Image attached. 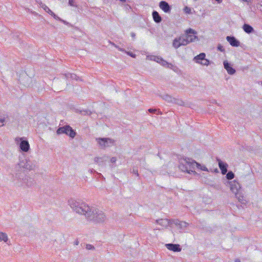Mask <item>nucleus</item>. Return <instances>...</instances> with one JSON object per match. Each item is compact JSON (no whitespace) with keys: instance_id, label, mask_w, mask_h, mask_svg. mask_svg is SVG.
Instances as JSON below:
<instances>
[{"instance_id":"f257e3e1","label":"nucleus","mask_w":262,"mask_h":262,"mask_svg":"<svg viewBox=\"0 0 262 262\" xmlns=\"http://www.w3.org/2000/svg\"><path fill=\"white\" fill-rule=\"evenodd\" d=\"M68 205L72 210L77 214L83 215L85 219L89 214L91 206H89L81 200L70 199L68 201Z\"/></svg>"},{"instance_id":"f03ea898","label":"nucleus","mask_w":262,"mask_h":262,"mask_svg":"<svg viewBox=\"0 0 262 262\" xmlns=\"http://www.w3.org/2000/svg\"><path fill=\"white\" fill-rule=\"evenodd\" d=\"M86 219L96 223H102L106 220V216L103 211L91 207Z\"/></svg>"},{"instance_id":"7ed1b4c3","label":"nucleus","mask_w":262,"mask_h":262,"mask_svg":"<svg viewBox=\"0 0 262 262\" xmlns=\"http://www.w3.org/2000/svg\"><path fill=\"white\" fill-rule=\"evenodd\" d=\"M35 168V162L29 159H20L19 162L15 166V173H23L25 170H32Z\"/></svg>"},{"instance_id":"20e7f679","label":"nucleus","mask_w":262,"mask_h":262,"mask_svg":"<svg viewBox=\"0 0 262 262\" xmlns=\"http://www.w3.org/2000/svg\"><path fill=\"white\" fill-rule=\"evenodd\" d=\"M15 177L18 181L17 185L18 186H25L27 187H32L36 185V182L34 179L25 173H15Z\"/></svg>"},{"instance_id":"39448f33","label":"nucleus","mask_w":262,"mask_h":262,"mask_svg":"<svg viewBox=\"0 0 262 262\" xmlns=\"http://www.w3.org/2000/svg\"><path fill=\"white\" fill-rule=\"evenodd\" d=\"M192 159H184L181 161L179 168L183 172H186L188 173L195 174L196 172L194 170H192Z\"/></svg>"},{"instance_id":"423d86ee","label":"nucleus","mask_w":262,"mask_h":262,"mask_svg":"<svg viewBox=\"0 0 262 262\" xmlns=\"http://www.w3.org/2000/svg\"><path fill=\"white\" fill-rule=\"evenodd\" d=\"M96 140L100 148H105L114 145L115 141L109 138H98Z\"/></svg>"},{"instance_id":"0eeeda50","label":"nucleus","mask_w":262,"mask_h":262,"mask_svg":"<svg viewBox=\"0 0 262 262\" xmlns=\"http://www.w3.org/2000/svg\"><path fill=\"white\" fill-rule=\"evenodd\" d=\"M56 133L58 135L65 134L72 138H74L76 135V132L69 125H65L63 127H59L57 130Z\"/></svg>"},{"instance_id":"6e6552de","label":"nucleus","mask_w":262,"mask_h":262,"mask_svg":"<svg viewBox=\"0 0 262 262\" xmlns=\"http://www.w3.org/2000/svg\"><path fill=\"white\" fill-rule=\"evenodd\" d=\"M196 33V32L191 28H189L185 31L184 36L186 40L188 42V44L198 39V37L195 35Z\"/></svg>"},{"instance_id":"1a4fd4ad","label":"nucleus","mask_w":262,"mask_h":262,"mask_svg":"<svg viewBox=\"0 0 262 262\" xmlns=\"http://www.w3.org/2000/svg\"><path fill=\"white\" fill-rule=\"evenodd\" d=\"M15 142L19 144L20 149L24 151L27 152L30 149V145L28 141L24 140L23 138H16Z\"/></svg>"},{"instance_id":"9d476101","label":"nucleus","mask_w":262,"mask_h":262,"mask_svg":"<svg viewBox=\"0 0 262 262\" xmlns=\"http://www.w3.org/2000/svg\"><path fill=\"white\" fill-rule=\"evenodd\" d=\"M205 57L206 54L204 53H200L193 58V61L203 66H208L210 63V61L207 59H206Z\"/></svg>"},{"instance_id":"9b49d317","label":"nucleus","mask_w":262,"mask_h":262,"mask_svg":"<svg viewBox=\"0 0 262 262\" xmlns=\"http://www.w3.org/2000/svg\"><path fill=\"white\" fill-rule=\"evenodd\" d=\"M231 191L235 194L238 193L241 188V185L236 181L234 180L229 183Z\"/></svg>"},{"instance_id":"f8f14e48","label":"nucleus","mask_w":262,"mask_h":262,"mask_svg":"<svg viewBox=\"0 0 262 262\" xmlns=\"http://www.w3.org/2000/svg\"><path fill=\"white\" fill-rule=\"evenodd\" d=\"M216 161L218 162L219 166L220 168L222 173L225 174L227 172L228 164L226 163L223 162L220 159L217 158Z\"/></svg>"},{"instance_id":"ddd939ff","label":"nucleus","mask_w":262,"mask_h":262,"mask_svg":"<svg viewBox=\"0 0 262 262\" xmlns=\"http://www.w3.org/2000/svg\"><path fill=\"white\" fill-rule=\"evenodd\" d=\"M165 246L168 250L173 252H180L182 250L180 246L178 244H167Z\"/></svg>"},{"instance_id":"4468645a","label":"nucleus","mask_w":262,"mask_h":262,"mask_svg":"<svg viewBox=\"0 0 262 262\" xmlns=\"http://www.w3.org/2000/svg\"><path fill=\"white\" fill-rule=\"evenodd\" d=\"M226 39L233 47H238L239 46V41L237 40L234 37L227 36L226 37Z\"/></svg>"},{"instance_id":"2eb2a0df","label":"nucleus","mask_w":262,"mask_h":262,"mask_svg":"<svg viewBox=\"0 0 262 262\" xmlns=\"http://www.w3.org/2000/svg\"><path fill=\"white\" fill-rule=\"evenodd\" d=\"M160 8L165 12L167 13L170 11L169 4L165 1H161L159 4Z\"/></svg>"},{"instance_id":"dca6fc26","label":"nucleus","mask_w":262,"mask_h":262,"mask_svg":"<svg viewBox=\"0 0 262 262\" xmlns=\"http://www.w3.org/2000/svg\"><path fill=\"white\" fill-rule=\"evenodd\" d=\"M156 222L163 227L166 228L170 224V221L166 219H161L157 220Z\"/></svg>"},{"instance_id":"f3484780","label":"nucleus","mask_w":262,"mask_h":262,"mask_svg":"<svg viewBox=\"0 0 262 262\" xmlns=\"http://www.w3.org/2000/svg\"><path fill=\"white\" fill-rule=\"evenodd\" d=\"M224 68L226 70L228 73L230 75H233L235 73V70L232 68L227 61H224L223 62Z\"/></svg>"},{"instance_id":"a211bd4d","label":"nucleus","mask_w":262,"mask_h":262,"mask_svg":"<svg viewBox=\"0 0 262 262\" xmlns=\"http://www.w3.org/2000/svg\"><path fill=\"white\" fill-rule=\"evenodd\" d=\"M191 163H192V170H194L195 167H196L198 169H201L203 171H208V169L205 165H202L193 160H192V162H191Z\"/></svg>"},{"instance_id":"6ab92c4d","label":"nucleus","mask_w":262,"mask_h":262,"mask_svg":"<svg viewBox=\"0 0 262 262\" xmlns=\"http://www.w3.org/2000/svg\"><path fill=\"white\" fill-rule=\"evenodd\" d=\"M2 241L7 243L8 245H10L7 234L5 232L0 231V242Z\"/></svg>"},{"instance_id":"aec40b11","label":"nucleus","mask_w":262,"mask_h":262,"mask_svg":"<svg viewBox=\"0 0 262 262\" xmlns=\"http://www.w3.org/2000/svg\"><path fill=\"white\" fill-rule=\"evenodd\" d=\"M236 198L238 201L243 204L246 205L247 203L246 200L245 199L243 194L241 193H238L235 194Z\"/></svg>"},{"instance_id":"412c9836","label":"nucleus","mask_w":262,"mask_h":262,"mask_svg":"<svg viewBox=\"0 0 262 262\" xmlns=\"http://www.w3.org/2000/svg\"><path fill=\"white\" fill-rule=\"evenodd\" d=\"M174 224L176 225L179 226L180 228L181 229H186L188 225V224L187 223L184 221H177L176 222H174Z\"/></svg>"},{"instance_id":"4be33fe9","label":"nucleus","mask_w":262,"mask_h":262,"mask_svg":"<svg viewBox=\"0 0 262 262\" xmlns=\"http://www.w3.org/2000/svg\"><path fill=\"white\" fill-rule=\"evenodd\" d=\"M152 17L154 21L157 23H159L161 21V17L160 16L158 12L154 11L152 12Z\"/></svg>"},{"instance_id":"5701e85b","label":"nucleus","mask_w":262,"mask_h":262,"mask_svg":"<svg viewBox=\"0 0 262 262\" xmlns=\"http://www.w3.org/2000/svg\"><path fill=\"white\" fill-rule=\"evenodd\" d=\"M243 29L245 32L247 33H251L254 31L253 28L248 24H244L243 27Z\"/></svg>"},{"instance_id":"b1692460","label":"nucleus","mask_w":262,"mask_h":262,"mask_svg":"<svg viewBox=\"0 0 262 262\" xmlns=\"http://www.w3.org/2000/svg\"><path fill=\"white\" fill-rule=\"evenodd\" d=\"M160 64L164 67L171 69H172V67H173V66L171 63H168V62H167L166 60H165L162 58L161 59V61H160Z\"/></svg>"},{"instance_id":"393cba45","label":"nucleus","mask_w":262,"mask_h":262,"mask_svg":"<svg viewBox=\"0 0 262 262\" xmlns=\"http://www.w3.org/2000/svg\"><path fill=\"white\" fill-rule=\"evenodd\" d=\"M179 41H180V43H181V46H186L188 44V42L186 40L185 37L184 36V35L181 36L179 37L176 38Z\"/></svg>"},{"instance_id":"a878e982","label":"nucleus","mask_w":262,"mask_h":262,"mask_svg":"<svg viewBox=\"0 0 262 262\" xmlns=\"http://www.w3.org/2000/svg\"><path fill=\"white\" fill-rule=\"evenodd\" d=\"M161 97L163 100H165L167 102L172 103L173 98L170 95L165 94L163 96H161Z\"/></svg>"},{"instance_id":"bb28decb","label":"nucleus","mask_w":262,"mask_h":262,"mask_svg":"<svg viewBox=\"0 0 262 262\" xmlns=\"http://www.w3.org/2000/svg\"><path fill=\"white\" fill-rule=\"evenodd\" d=\"M40 7H41L43 9V10L47 12V13H48L49 14H51V13H53V12L49 9V8L45 4L42 3L41 2H40L39 4Z\"/></svg>"},{"instance_id":"cd10ccee","label":"nucleus","mask_w":262,"mask_h":262,"mask_svg":"<svg viewBox=\"0 0 262 262\" xmlns=\"http://www.w3.org/2000/svg\"><path fill=\"white\" fill-rule=\"evenodd\" d=\"M172 103H174V104H178V105H181V106L184 105V102H183V101L182 100L179 99V98H173V100Z\"/></svg>"},{"instance_id":"c85d7f7f","label":"nucleus","mask_w":262,"mask_h":262,"mask_svg":"<svg viewBox=\"0 0 262 262\" xmlns=\"http://www.w3.org/2000/svg\"><path fill=\"white\" fill-rule=\"evenodd\" d=\"M66 77L67 79H75L76 80H77L78 79V77L76 75L74 74H71L68 73L66 75Z\"/></svg>"},{"instance_id":"c756f323","label":"nucleus","mask_w":262,"mask_h":262,"mask_svg":"<svg viewBox=\"0 0 262 262\" xmlns=\"http://www.w3.org/2000/svg\"><path fill=\"white\" fill-rule=\"evenodd\" d=\"M7 116H0V127L3 126L6 122Z\"/></svg>"},{"instance_id":"7c9ffc66","label":"nucleus","mask_w":262,"mask_h":262,"mask_svg":"<svg viewBox=\"0 0 262 262\" xmlns=\"http://www.w3.org/2000/svg\"><path fill=\"white\" fill-rule=\"evenodd\" d=\"M172 46L175 49H178L180 46H181V43H180V41L178 40L176 38H175L172 42Z\"/></svg>"},{"instance_id":"2f4dec72","label":"nucleus","mask_w":262,"mask_h":262,"mask_svg":"<svg viewBox=\"0 0 262 262\" xmlns=\"http://www.w3.org/2000/svg\"><path fill=\"white\" fill-rule=\"evenodd\" d=\"M234 177V173L230 171L226 174V178L228 180H232Z\"/></svg>"},{"instance_id":"473e14b6","label":"nucleus","mask_w":262,"mask_h":262,"mask_svg":"<svg viewBox=\"0 0 262 262\" xmlns=\"http://www.w3.org/2000/svg\"><path fill=\"white\" fill-rule=\"evenodd\" d=\"M162 59V57L159 56H151L150 59L152 60H154L159 63H160V61H161V59Z\"/></svg>"},{"instance_id":"72a5a7b5","label":"nucleus","mask_w":262,"mask_h":262,"mask_svg":"<svg viewBox=\"0 0 262 262\" xmlns=\"http://www.w3.org/2000/svg\"><path fill=\"white\" fill-rule=\"evenodd\" d=\"M50 15H51L52 16H53V17L56 19H57V20H59L61 21H62L64 23H66V21H64L63 20H62L61 18H60L58 16H57L56 14H55L53 12V13H51Z\"/></svg>"},{"instance_id":"f704fd0d","label":"nucleus","mask_w":262,"mask_h":262,"mask_svg":"<svg viewBox=\"0 0 262 262\" xmlns=\"http://www.w3.org/2000/svg\"><path fill=\"white\" fill-rule=\"evenodd\" d=\"M69 5L72 7H77V5H75V0H69Z\"/></svg>"},{"instance_id":"c9c22d12","label":"nucleus","mask_w":262,"mask_h":262,"mask_svg":"<svg viewBox=\"0 0 262 262\" xmlns=\"http://www.w3.org/2000/svg\"><path fill=\"white\" fill-rule=\"evenodd\" d=\"M94 161L96 163L99 164V165H101L100 161L102 162V158L99 157H96L94 159Z\"/></svg>"},{"instance_id":"e433bc0d","label":"nucleus","mask_w":262,"mask_h":262,"mask_svg":"<svg viewBox=\"0 0 262 262\" xmlns=\"http://www.w3.org/2000/svg\"><path fill=\"white\" fill-rule=\"evenodd\" d=\"M184 11L187 14H190L191 13V9L187 6L184 8Z\"/></svg>"},{"instance_id":"4c0bfd02","label":"nucleus","mask_w":262,"mask_h":262,"mask_svg":"<svg viewBox=\"0 0 262 262\" xmlns=\"http://www.w3.org/2000/svg\"><path fill=\"white\" fill-rule=\"evenodd\" d=\"M110 43L111 45H112L113 46H114L115 47H116V48H117L119 51H122V52H124V50L122 48H121L120 47H119L118 46H117V45H116L113 42H112L110 41Z\"/></svg>"},{"instance_id":"58836bf2","label":"nucleus","mask_w":262,"mask_h":262,"mask_svg":"<svg viewBox=\"0 0 262 262\" xmlns=\"http://www.w3.org/2000/svg\"><path fill=\"white\" fill-rule=\"evenodd\" d=\"M85 248L87 250H93L95 249L94 247L91 244H87Z\"/></svg>"},{"instance_id":"ea45409f","label":"nucleus","mask_w":262,"mask_h":262,"mask_svg":"<svg viewBox=\"0 0 262 262\" xmlns=\"http://www.w3.org/2000/svg\"><path fill=\"white\" fill-rule=\"evenodd\" d=\"M217 50L220 51L221 52H224L225 50L224 47L221 45H218Z\"/></svg>"},{"instance_id":"a19ab883","label":"nucleus","mask_w":262,"mask_h":262,"mask_svg":"<svg viewBox=\"0 0 262 262\" xmlns=\"http://www.w3.org/2000/svg\"><path fill=\"white\" fill-rule=\"evenodd\" d=\"M157 110L156 109L154 108H149L148 109V112L150 113H155Z\"/></svg>"},{"instance_id":"79ce46f5","label":"nucleus","mask_w":262,"mask_h":262,"mask_svg":"<svg viewBox=\"0 0 262 262\" xmlns=\"http://www.w3.org/2000/svg\"><path fill=\"white\" fill-rule=\"evenodd\" d=\"M133 173L135 174H136L137 176H138L139 174H138V170L137 169H133Z\"/></svg>"},{"instance_id":"37998d69","label":"nucleus","mask_w":262,"mask_h":262,"mask_svg":"<svg viewBox=\"0 0 262 262\" xmlns=\"http://www.w3.org/2000/svg\"><path fill=\"white\" fill-rule=\"evenodd\" d=\"M116 158L115 157H112L111 159V162L112 163H115L116 162Z\"/></svg>"},{"instance_id":"c03bdc74","label":"nucleus","mask_w":262,"mask_h":262,"mask_svg":"<svg viewBox=\"0 0 262 262\" xmlns=\"http://www.w3.org/2000/svg\"><path fill=\"white\" fill-rule=\"evenodd\" d=\"M127 53L128 55H130L131 57H135V55L134 54L132 53L127 52Z\"/></svg>"},{"instance_id":"a18cd8bd","label":"nucleus","mask_w":262,"mask_h":262,"mask_svg":"<svg viewBox=\"0 0 262 262\" xmlns=\"http://www.w3.org/2000/svg\"><path fill=\"white\" fill-rule=\"evenodd\" d=\"M135 36H136V34H135V33H134V32L131 33V36H132L133 38H135Z\"/></svg>"},{"instance_id":"49530a36","label":"nucleus","mask_w":262,"mask_h":262,"mask_svg":"<svg viewBox=\"0 0 262 262\" xmlns=\"http://www.w3.org/2000/svg\"><path fill=\"white\" fill-rule=\"evenodd\" d=\"M75 245H78L79 244V241H78V239H76L75 242H74V244Z\"/></svg>"},{"instance_id":"de8ad7c7","label":"nucleus","mask_w":262,"mask_h":262,"mask_svg":"<svg viewBox=\"0 0 262 262\" xmlns=\"http://www.w3.org/2000/svg\"><path fill=\"white\" fill-rule=\"evenodd\" d=\"M219 4H221L222 2V0H215Z\"/></svg>"},{"instance_id":"09e8293b","label":"nucleus","mask_w":262,"mask_h":262,"mask_svg":"<svg viewBox=\"0 0 262 262\" xmlns=\"http://www.w3.org/2000/svg\"><path fill=\"white\" fill-rule=\"evenodd\" d=\"M235 262H241L240 260L237 259L235 260Z\"/></svg>"},{"instance_id":"8fccbe9b","label":"nucleus","mask_w":262,"mask_h":262,"mask_svg":"<svg viewBox=\"0 0 262 262\" xmlns=\"http://www.w3.org/2000/svg\"><path fill=\"white\" fill-rule=\"evenodd\" d=\"M121 2H125V0H120Z\"/></svg>"},{"instance_id":"3c124183","label":"nucleus","mask_w":262,"mask_h":262,"mask_svg":"<svg viewBox=\"0 0 262 262\" xmlns=\"http://www.w3.org/2000/svg\"><path fill=\"white\" fill-rule=\"evenodd\" d=\"M158 114H161V112L160 111H158Z\"/></svg>"},{"instance_id":"603ef678","label":"nucleus","mask_w":262,"mask_h":262,"mask_svg":"<svg viewBox=\"0 0 262 262\" xmlns=\"http://www.w3.org/2000/svg\"><path fill=\"white\" fill-rule=\"evenodd\" d=\"M261 84H262V82H261Z\"/></svg>"},{"instance_id":"864d4df0","label":"nucleus","mask_w":262,"mask_h":262,"mask_svg":"<svg viewBox=\"0 0 262 262\" xmlns=\"http://www.w3.org/2000/svg\"><path fill=\"white\" fill-rule=\"evenodd\" d=\"M261 11H262V10H261Z\"/></svg>"}]
</instances>
